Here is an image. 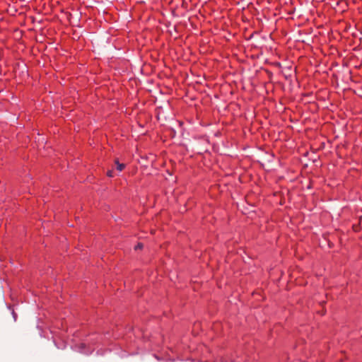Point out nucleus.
I'll list each match as a JSON object with an SVG mask.
<instances>
[{"mask_svg": "<svg viewBox=\"0 0 362 362\" xmlns=\"http://www.w3.org/2000/svg\"><path fill=\"white\" fill-rule=\"evenodd\" d=\"M322 315H325V312L322 311Z\"/></svg>", "mask_w": 362, "mask_h": 362, "instance_id": "7", "label": "nucleus"}, {"mask_svg": "<svg viewBox=\"0 0 362 362\" xmlns=\"http://www.w3.org/2000/svg\"><path fill=\"white\" fill-rule=\"evenodd\" d=\"M322 315H325V312L322 311Z\"/></svg>", "mask_w": 362, "mask_h": 362, "instance_id": "6", "label": "nucleus"}, {"mask_svg": "<svg viewBox=\"0 0 362 362\" xmlns=\"http://www.w3.org/2000/svg\"><path fill=\"white\" fill-rule=\"evenodd\" d=\"M362 219V216L360 217V222L358 224H354L352 226V229L354 232L358 233L360 232L362 229L361 226V221Z\"/></svg>", "mask_w": 362, "mask_h": 362, "instance_id": "2", "label": "nucleus"}, {"mask_svg": "<svg viewBox=\"0 0 362 362\" xmlns=\"http://www.w3.org/2000/svg\"><path fill=\"white\" fill-rule=\"evenodd\" d=\"M13 317L15 319V320H16V314L15 313L14 311H13Z\"/></svg>", "mask_w": 362, "mask_h": 362, "instance_id": "5", "label": "nucleus"}, {"mask_svg": "<svg viewBox=\"0 0 362 362\" xmlns=\"http://www.w3.org/2000/svg\"><path fill=\"white\" fill-rule=\"evenodd\" d=\"M107 176L109 177H114V174H113V170H109L107 171V173H106Z\"/></svg>", "mask_w": 362, "mask_h": 362, "instance_id": "4", "label": "nucleus"}, {"mask_svg": "<svg viewBox=\"0 0 362 362\" xmlns=\"http://www.w3.org/2000/svg\"><path fill=\"white\" fill-rule=\"evenodd\" d=\"M144 248V244L142 243H138L134 247V250H142Z\"/></svg>", "mask_w": 362, "mask_h": 362, "instance_id": "3", "label": "nucleus"}, {"mask_svg": "<svg viewBox=\"0 0 362 362\" xmlns=\"http://www.w3.org/2000/svg\"><path fill=\"white\" fill-rule=\"evenodd\" d=\"M115 163L117 165V170L122 172L124 170L126 165L124 163H120L118 158L115 160Z\"/></svg>", "mask_w": 362, "mask_h": 362, "instance_id": "1", "label": "nucleus"}]
</instances>
